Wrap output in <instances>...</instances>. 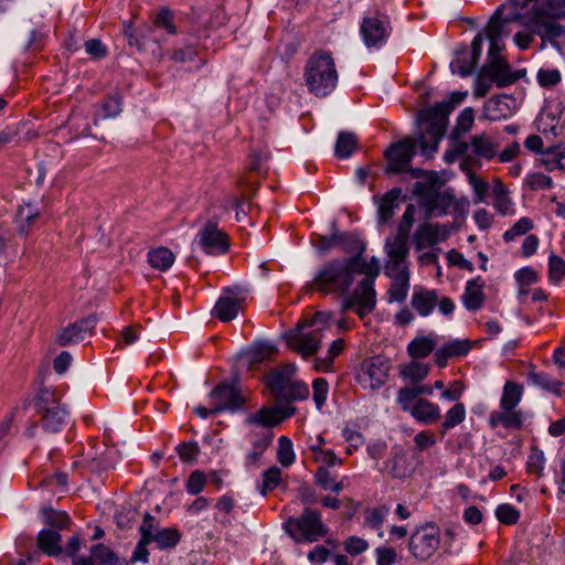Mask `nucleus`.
<instances>
[{"mask_svg":"<svg viewBox=\"0 0 565 565\" xmlns=\"http://www.w3.org/2000/svg\"><path fill=\"white\" fill-rule=\"evenodd\" d=\"M565 19V0H524L519 13L508 17V21H519L530 28L542 40L556 45V40L565 36V26L557 20Z\"/></svg>","mask_w":565,"mask_h":565,"instance_id":"nucleus-1","label":"nucleus"},{"mask_svg":"<svg viewBox=\"0 0 565 565\" xmlns=\"http://www.w3.org/2000/svg\"><path fill=\"white\" fill-rule=\"evenodd\" d=\"M467 93L454 92L448 99L422 109L417 115L420 153L431 159L439 148L452 110L463 102Z\"/></svg>","mask_w":565,"mask_h":565,"instance_id":"nucleus-2","label":"nucleus"},{"mask_svg":"<svg viewBox=\"0 0 565 565\" xmlns=\"http://www.w3.org/2000/svg\"><path fill=\"white\" fill-rule=\"evenodd\" d=\"M361 254L331 259L322 264L316 271L312 280L306 282V291H318L324 296L334 295L342 300L351 296L350 290L354 282V275Z\"/></svg>","mask_w":565,"mask_h":565,"instance_id":"nucleus-3","label":"nucleus"},{"mask_svg":"<svg viewBox=\"0 0 565 565\" xmlns=\"http://www.w3.org/2000/svg\"><path fill=\"white\" fill-rule=\"evenodd\" d=\"M303 79L308 90L316 97L330 95L338 85L339 74L332 54L324 50L315 51L306 62Z\"/></svg>","mask_w":565,"mask_h":565,"instance_id":"nucleus-4","label":"nucleus"},{"mask_svg":"<svg viewBox=\"0 0 565 565\" xmlns=\"http://www.w3.org/2000/svg\"><path fill=\"white\" fill-rule=\"evenodd\" d=\"M380 271V260L376 257L373 256L369 262L361 257L355 274H364L365 277L351 292V296L343 299L342 312L354 310L360 318H364L374 310L376 305L374 284Z\"/></svg>","mask_w":565,"mask_h":565,"instance_id":"nucleus-5","label":"nucleus"},{"mask_svg":"<svg viewBox=\"0 0 565 565\" xmlns=\"http://www.w3.org/2000/svg\"><path fill=\"white\" fill-rule=\"evenodd\" d=\"M524 387L522 384L507 381L502 388L499 409L492 411L488 417L490 428L503 427L520 430L524 423V413L518 408L522 401Z\"/></svg>","mask_w":565,"mask_h":565,"instance_id":"nucleus-6","label":"nucleus"},{"mask_svg":"<svg viewBox=\"0 0 565 565\" xmlns=\"http://www.w3.org/2000/svg\"><path fill=\"white\" fill-rule=\"evenodd\" d=\"M284 527L296 543H313L328 533L321 513L310 508H306L298 518H289Z\"/></svg>","mask_w":565,"mask_h":565,"instance_id":"nucleus-7","label":"nucleus"},{"mask_svg":"<svg viewBox=\"0 0 565 565\" xmlns=\"http://www.w3.org/2000/svg\"><path fill=\"white\" fill-rule=\"evenodd\" d=\"M417 146L420 148L418 129L414 136H407L402 140L392 143L385 151V158L387 160L385 172L388 174L406 172L416 154Z\"/></svg>","mask_w":565,"mask_h":565,"instance_id":"nucleus-8","label":"nucleus"},{"mask_svg":"<svg viewBox=\"0 0 565 565\" xmlns=\"http://www.w3.org/2000/svg\"><path fill=\"white\" fill-rule=\"evenodd\" d=\"M440 546V530L437 525L427 523L417 527L411 535L408 550L419 562L428 561Z\"/></svg>","mask_w":565,"mask_h":565,"instance_id":"nucleus-9","label":"nucleus"},{"mask_svg":"<svg viewBox=\"0 0 565 565\" xmlns=\"http://www.w3.org/2000/svg\"><path fill=\"white\" fill-rule=\"evenodd\" d=\"M392 33L388 15L374 12L365 15L360 23V35L367 49H381Z\"/></svg>","mask_w":565,"mask_h":565,"instance_id":"nucleus-10","label":"nucleus"},{"mask_svg":"<svg viewBox=\"0 0 565 565\" xmlns=\"http://www.w3.org/2000/svg\"><path fill=\"white\" fill-rule=\"evenodd\" d=\"M411 305L420 317H428L436 307L440 313L450 317L456 308L451 298L439 297L437 290L418 286L414 288Z\"/></svg>","mask_w":565,"mask_h":565,"instance_id":"nucleus-11","label":"nucleus"},{"mask_svg":"<svg viewBox=\"0 0 565 565\" xmlns=\"http://www.w3.org/2000/svg\"><path fill=\"white\" fill-rule=\"evenodd\" d=\"M322 338L321 328H309L306 323H298L295 329L285 333L288 347L303 358L310 356L319 350Z\"/></svg>","mask_w":565,"mask_h":565,"instance_id":"nucleus-12","label":"nucleus"},{"mask_svg":"<svg viewBox=\"0 0 565 565\" xmlns=\"http://www.w3.org/2000/svg\"><path fill=\"white\" fill-rule=\"evenodd\" d=\"M524 74V71L505 73L500 68L483 65L475 79L473 94L476 97H484L493 84L499 88L508 87L518 82Z\"/></svg>","mask_w":565,"mask_h":565,"instance_id":"nucleus-13","label":"nucleus"},{"mask_svg":"<svg viewBox=\"0 0 565 565\" xmlns=\"http://www.w3.org/2000/svg\"><path fill=\"white\" fill-rule=\"evenodd\" d=\"M213 405V412H231L234 413L243 408L246 403L245 396L238 386L234 383L222 382L210 393Z\"/></svg>","mask_w":565,"mask_h":565,"instance_id":"nucleus-14","label":"nucleus"},{"mask_svg":"<svg viewBox=\"0 0 565 565\" xmlns=\"http://www.w3.org/2000/svg\"><path fill=\"white\" fill-rule=\"evenodd\" d=\"M194 244L211 256L225 254L230 248L228 236L211 221L199 231Z\"/></svg>","mask_w":565,"mask_h":565,"instance_id":"nucleus-15","label":"nucleus"},{"mask_svg":"<svg viewBox=\"0 0 565 565\" xmlns=\"http://www.w3.org/2000/svg\"><path fill=\"white\" fill-rule=\"evenodd\" d=\"M483 40V33L480 32L473 38L470 50L467 47L457 50L456 57L450 64L452 73L461 77H467L472 73L481 56Z\"/></svg>","mask_w":565,"mask_h":565,"instance_id":"nucleus-16","label":"nucleus"},{"mask_svg":"<svg viewBox=\"0 0 565 565\" xmlns=\"http://www.w3.org/2000/svg\"><path fill=\"white\" fill-rule=\"evenodd\" d=\"M388 371L390 363L380 356H374L362 364L359 381L363 386L376 390L385 384Z\"/></svg>","mask_w":565,"mask_h":565,"instance_id":"nucleus-17","label":"nucleus"},{"mask_svg":"<svg viewBox=\"0 0 565 565\" xmlns=\"http://www.w3.org/2000/svg\"><path fill=\"white\" fill-rule=\"evenodd\" d=\"M384 250L387 256L384 271L394 273L397 269H408L406 262L409 253L408 241L388 237L385 241Z\"/></svg>","mask_w":565,"mask_h":565,"instance_id":"nucleus-18","label":"nucleus"},{"mask_svg":"<svg viewBox=\"0 0 565 565\" xmlns=\"http://www.w3.org/2000/svg\"><path fill=\"white\" fill-rule=\"evenodd\" d=\"M96 322L97 320L93 316L75 321L57 331L56 343L61 347H66L82 341L84 335L95 328Z\"/></svg>","mask_w":565,"mask_h":565,"instance_id":"nucleus-19","label":"nucleus"},{"mask_svg":"<svg viewBox=\"0 0 565 565\" xmlns=\"http://www.w3.org/2000/svg\"><path fill=\"white\" fill-rule=\"evenodd\" d=\"M448 237V230L444 225L423 223L413 236V242L417 250L434 246Z\"/></svg>","mask_w":565,"mask_h":565,"instance_id":"nucleus-20","label":"nucleus"},{"mask_svg":"<svg viewBox=\"0 0 565 565\" xmlns=\"http://www.w3.org/2000/svg\"><path fill=\"white\" fill-rule=\"evenodd\" d=\"M295 408L287 406L284 411L275 407H263L258 412L249 415L246 419L248 424L259 426L258 428H269L281 423L285 418L292 416Z\"/></svg>","mask_w":565,"mask_h":565,"instance_id":"nucleus-21","label":"nucleus"},{"mask_svg":"<svg viewBox=\"0 0 565 565\" xmlns=\"http://www.w3.org/2000/svg\"><path fill=\"white\" fill-rule=\"evenodd\" d=\"M510 103H514L511 96H494L484 103L482 116L490 121L507 119L513 114Z\"/></svg>","mask_w":565,"mask_h":565,"instance_id":"nucleus-22","label":"nucleus"},{"mask_svg":"<svg viewBox=\"0 0 565 565\" xmlns=\"http://www.w3.org/2000/svg\"><path fill=\"white\" fill-rule=\"evenodd\" d=\"M479 160L476 157L467 156L462 162L460 163L461 170L467 172L468 182L471 185L475 193V201L477 203L483 202L486 200L489 183L482 179H480L473 171H471L472 167H480Z\"/></svg>","mask_w":565,"mask_h":565,"instance_id":"nucleus-23","label":"nucleus"},{"mask_svg":"<svg viewBox=\"0 0 565 565\" xmlns=\"http://www.w3.org/2000/svg\"><path fill=\"white\" fill-rule=\"evenodd\" d=\"M384 273L392 279V284L388 289L390 301L404 302L409 290V270L397 269L394 270V273H390L388 270H385Z\"/></svg>","mask_w":565,"mask_h":565,"instance_id":"nucleus-24","label":"nucleus"},{"mask_svg":"<svg viewBox=\"0 0 565 565\" xmlns=\"http://www.w3.org/2000/svg\"><path fill=\"white\" fill-rule=\"evenodd\" d=\"M401 194L402 190L399 188H394L383 196H374V201L377 203L379 223L385 224L393 217L394 210L398 206L397 202Z\"/></svg>","mask_w":565,"mask_h":565,"instance_id":"nucleus-25","label":"nucleus"},{"mask_svg":"<svg viewBox=\"0 0 565 565\" xmlns=\"http://www.w3.org/2000/svg\"><path fill=\"white\" fill-rule=\"evenodd\" d=\"M409 414L425 425L436 423L441 416L439 406L426 398H418Z\"/></svg>","mask_w":565,"mask_h":565,"instance_id":"nucleus-26","label":"nucleus"},{"mask_svg":"<svg viewBox=\"0 0 565 565\" xmlns=\"http://www.w3.org/2000/svg\"><path fill=\"white\" fill-rule=\"evenodd\" d=\"M484 282L481 277L469 280L465 288V292L462 295V301L465 307L468 310L476 311L483 306L484 302V294H483Z\"/></svg>","mask_w":565,"mask_h":565,"instance_id":"nucleus-27","label":"nucleus"},{"mask_svg":"<svg viewBox=\"0 0 565 565\" xmlns=\"http://www.w3.org/2000/svg\"><path fill=\"white\" fill-rule=\"evenodd\" d=\"M473 154L478 158L492 160L498 154L499 145L488 135H475L470 139Z\"/></svg>","mask_w":565,"mask_h":565,"instance_id":"nucleus-28","label":"nucleus"},{"mask_svg":"<svg viewBox=\"0 0 565 565\" xmlns=\"http://www.w3.org/2000/svg\"><path fill=\"white\" fill-rule=\"evenodd\" d=\"M527 382L546 392L553 393L557 396L562 395L563 382L552 377L545 372H537L533 365L530 366L527 372Z\"/></svg>","mask_w":565,"mask_h":565,"instance_id":"nucleus-29","label":"nucleus"},{"mask_svg":"<svg viewBox=\"0 0 565 565\" xmlns=\"http://www.w3.org/2000/svg\"><path fill=\"white\" fill-rule=\"evenodd\" d=\"M504 10L505 8L503 6L498 8L490 19L484 31L488 40H501L504 24L510 22L507 20L508 17H513L519 13L518 3H515L514 9L508 14L503 13Z\"/></svg>","mask_w":565,"mask_h":565,"instance_id":"nucleus-30","label":"nucleus"},{"mask_svg":"<svg viewBox=\"0 0 565 565\" xmlns=\"http://www.w3.org/2000/svg\"><path fill=\"white\" fill-rule=\"evenodd\" d=\"M62 536L57 531L43 529L36 537L38 547L47 556H58L62 553Z\"/></svg>","mask_w":565,"mask_h":565,"instance_id":"nucleus-31","label":"nucleus"},{"mask_svg":"<svg viewBox=\"0 0 565 565\" xmlns=\"http://www.w3.org/2000/svg\"><path fill=\"white\" fill-rule=\"evenodd\" d=\"M242 308V300L237 297L222 296L217 300L213 313L223 322L235 319Z\"/></svg>","mask_w":565,"mask_h":565,"instance_id":"nucleus-32","label":"nucleus"},{"mask_svg":"<svg viewBox=\"0 0 565 565\" xmlns=\"http://www.w3.org/2000/svg\"><path fill=\"white\" fill-rule=\"evenodd\" d=\"M68 412L62 405L54 406L42 413V426L46 431H60L66 424Z\"/></svg>","mask_w":565,"mask_h":565,"instance_id":"nucleus-33","label":"nucleus"},{"mask_svg":"<svg viewBox=\"0 0 565 565\" xmlns=\"http://www.w3.org/2000/svg\"><path fill=\"white\" fill-rule=\"evenodd\" d=\"M541 154L540 161L546 170H565V164L562 162L565 159V146L562 143L548 147Z\"/></svg>","mask_w":565,"mask_h":565,"instance_id":"nucleus-34","label":"nucleus"},{"mask_svg":"<svg viewBox=\"0 0 565 565\" xmlns=\"http://www.w3.org/2000/svg\"><path fill=\"white\" fill-rule=\"evenodd\" d=\"M150 266L157 270L166 271L174 263V254L167 247L150 249L147 255Z\"/></svg>","mask_w":565,"mask_h":565,"instance_id":"nucleus-35","label":"nucleus"},{"mask_svg":"<svg viewBox=\"0 0 565 565\" xmlns=\"http://www.w3.org/2000/svg\"><path fill=\"white\" fill-rule=\"evenodd\" d=\"M181 540V533L177 527H164L156 531L151 543H156L159 550L174 548Z\"/></svg>","mask_w":565,"mask_h":565,"instance_id":"nucleus-36","label":"nucleus"},{"mask_svg":"<svg viewBox=\"0 0 565 565\" xmlns=\"http://www.w3.org/2000/svg\"><path fill=\"white\" fill-rule=\"evenodd\" d=\"M39 215L40 211L36 206L30 203L20 205L15 216V221L19 226V232L23 235L28 234L30 227L33 225Z\"/></svg>","mask_w":565,"mask_h":565,"instance_id":"nucleus-37","label":"nucleus"},{"mask_svg":"<svg viewBox=\"0 0 565 565\" xmlns=\"http://www.w3.org/2000/svg\"><path fill=\"white\" fill-rule=\"evenodd\" d=\"M39 215L40 211L36 206L30 203L20 205L15 216V221L19 226V232L23 235L28 234L30 227L33 225Z\"/></svg>","mask_w":565,"mask_h":565,"instance_id":"nucleus-38","label":"nucleus"},{"mask_svg":"<svg viewBox=\"0 0 565 565\" xmlns=\"http://www.w3.org/2000/svg\"><path fill=\"white\" fill-rule=\"evenodd\" d=\"M502 47L503 44L501 40H489L488 61L484 65L492 66L497 70L500 68L505 73H514L511 71L508 61L500 54Z\"/></svg>","mask_w":565,"mask_h":565,"instance_id":"nucleus-39","label":"nucleus"},{"mask_svg":"<svg viewBox=\"0 0 565 565\" xmlns=\"http://www.w3.org/2000/svg\"><path fill=\"white\" fill-rule=\"evenodd\" d=\"M436 348V342L428 337H417L407 345L408 354L414 359H424L428 356Z\"/></svg>","mask_w":565,"mask_h":565,"instance_id":"nucleus-40","label":"nucleus"},{"mask_svg":"<svg viewBox=\"0 0 565 565\" xmlns=\"http://www.w3.org/2000/svg\"><path fill=\"white\" fill-rule=\"evenodd\" d=\"M494 207L501 215H507L512 212V201L509 198L508 190L504 184L498 180L493 189Z\"/></svg>","mask_w":565,"mask_h":565,"instance_id":"nucleus-41","label":"nucleus"},{"mask_svg":"<svg viewBox=\"0 0 565 565\" xmlns=\"http://www.w3.org/2000/svg\"><path fill=\"white\" fill-rule=\"evenodd\" d=\"M358 145V138L352 132H340L335 142V156L340 159L351 157Z\"/></svg>","mask_w":565,"mask_h":565,"instance_id":"nucleus-42","label":"nucleus"},{"mask_svg":"<svg viewBox=\"0 0 565 565\" xmlns=\"http://www.w3.org/2000/svg\"><path fill=\"white\" fill-rule=\"evenodd\" d=\"M274 433L269 428H255L249 431L247 439L252 448L266 451L271 445Z\"/></svg>","mask_w":565,"mask_h":565,"instance_id":"nucleus-43","label":"nucleus"},{"mask_svg":"<svg viewBox=\"0 0 565 565\" xmlns=\"http://www.w3.org/2000/svg\"><path fill=\"white\" fill-rule=\"evenodd\" d=\"M90 556L96 565H119L118 556L105 544L92 546Z\"/></svg>","mask_w":565,"mask_h":565,"instance_id":"nucleus-44","label":"nucleus"},{"mask_svg":"<svg viewBox=\"0 0 565 565\" xmlns=\"http://www.w3.org/2000/svg\"><path fill=\"white\" fill-rule=\"evenodd\" d=\"M390 470L394 478L403 479L411 476L414 467L406 454L398 452L392 458Z\"/></svg>","mask_w":565,"mask_h":565,"instance_id":"nucleus-45","label":"nucleus"},{"mask_svg":"<svg viewBox=\"0 0 565 565\" xmlns=\"http://www.w3.org/2000/svg\"><path fill=\"white\" fill-rule=\"evenodd\" d=\"M466 418V406L462 403H456L450 407L446 415L445 420L441 424V433L446 434L449 429L461 424Z\"/></svg>","mask_w":565,"mask_h":565,"instance_id":"nucleus-46","label":"nucleus"},{"mask_svg":"<svg viewBox=\"0 0 565 565\" xmlns=\"http://www.w3.org/2000/svg\"><path fill=\"white\" fill-rule=\"evenodd\" d=\"M316 483L323 490L339 493L343 489V482L337 481L335 477L324 467L318 468L315 475Z\"/></svg>","mask_w":565,"mask_h":565,"instance_id":"nucleus-47","label":"nucleus"},{"mask_svg":"<svg viewBox=\"0 0 565 565\" xmlns=\"http://www.w3.org/2000/svg\"><path fill=\"white\" fill-rule=\"evenodd\" d=\"M429 371V364L413 361L409 364L403 366L401 374L413 383H419L428 375Z\"/></svg>","mask_w":565,"mask_h":565,"instance_id":"nucleus-48","label":"nucleus"},{"mask_svg":"<svg viewBox=\"0 0 565 565\" xmlns=\"http://www.w3.org/2000/svg\"><path fill=\"white\" fill-rule=\"evenodd\" d=\"M58 405L61 404L58 403V397L53 388L42 387L39 390L35 399V407L40 414Z\"/></svg>","mask_w":565,"mask_h":565,"instance_id":"nucleus-49","label":"nucleus"},{"mask_svg":"<svg viewBox=\"0 0 565 565\" xmlns=\"http://www.w3.org/2000/svg\"><path fill=\"white\" fill-rule=\"evenodd\" d=\"M281 481V471L278 467L273 466L263 472L262 484L259 492L263 497H266L268 492L275 490Z\"/></svg>","mask_w":565,"mask_h":565,"instance_id":"nucleus-50","label":"nucleus"},{"mask_svg":"<svg viewBox=\"0 0 565 565\" xmlns=\"http://www.w3.org/2000/svg\"><path fill=\"white\" fill-rule=\"evenodd\" d=\"M296 455L294 445L287 436H280L278 439L277 460L282 467H289L295 462Z\"/></svg>","mask_w":565,"mask_h":565,"instance_id":"nucleus-51","label":"nucleus"},{"mask_svg":"<svg viewBox=\"0 0 565 565\" xmlns=\"http://www.w3.org/2000/svg\"><path fill=\"white\" fill-rule=\"evenodd\" d=\"M42 515L46 524L60 530L66 529L71 523V519L66 512L57 511L52 508H44Z\"/></svg>","mask_w":565,"mask_h":565,"instance_id":"nucleus-52","label":"nucleus"},{"mask_svg":"<svg viewBox=\"0 0 565 565\" xmlns=\"http://www.w3.org/2000/svg\"><path fill=\"white\" fill-rule=\"evenodd\" d=\"M388 512L390 509L386 505L367 509L364 515V525L372 530L380 531Z\"/></svg>","mask_w":565,"mask_h":565,"instance_id":"nucleus-53","label":"nucleus"},{"mask_svg":"<svg viewBox=\"0 0 565 565\" xmlns=\"http://www.w3.org/2000/svg\"><path fill=\"white\" fill-rule=\"evenodd\" d=\"M475 122V110L471 107L465 108L458 116L456 126L452 131L454 138H459L462 134L468 132Z\"/></svg>","mask_w":565,"mask_h":565,"instance_id":"nucleus-54","label":"nucleus"},{"mask_svg":"<svg viewBox=\"0 0 565 565\" xmlns=\"http://www.w3.org/2000/svg\"><path fill=\"white\" fill-rule=\"evenodd\" d=\"M495 516L502 524L514 525L519 522L521 513L512 504L502 503L497 507Z\"/></svg>","mask_w":565,"mask_h":565,"instance_id":"nucleus-55","label":"nucleus"},{"mask_svg":"<svg viewBox=\"0 0 565 565\" xmlns=\"http://www.w3.org/2000/svg\"><path fill=\"white\" fill-rule=\"evenodd\" d=\"M180 459L185 463H194L201 452L196 441L181 443L175 447Z\"/></svg>","mask_w":565,"mask_h":565,"instance_id":"nucleus-56","label":"nucleus"},{"mask_svg":"<svg viewBox=\"0 0 565 565\" xmlns=\"http://www.w3.org/2000/svg\"><path fill=\"white\" fill-rule=\"evenodd\" d=\"M545 465V458L542 450L539 448H532L527 460H526V470L529 473L536 475L537 477L543 476Z\"/></svg>","mask_w":565,"mask_h":565,"instance_id":"nucleus-57","label":"nucleus"},{"mask_svg":"<svg viewBox=\"0 0 565 565\" xmlns=\"http://www.w3.org/2000/svg\"><path fill=\"white\" fill-rule=\"evenodd\" d=\"M565 276V260L556 255L548 259V279L553 284H559Z\"/></svg>","mask_w":565,"mask_h":565,"instance_id":"nucleus-58","label":"nucleus"},{"mask_svg":"<svg viewBox=\"0 0 565 565\" xmlns=\"http://www.w3.org/2000/svg\"><path fill=\"white\" fill-rule=\"evenodd\" d=\"M309 395V388L305 383L301 382H289L286 392L282 394L280 399L290 401H302Z\"/></svg>","mask_w":565,"mask_h":565,"instance_id":"nucleus-59","label":"nucleus"},{"mask_svg":"<svg viewBox=\"0 0 565 565\" xmlns=\"http://www.w3.org/2000/svg\"><path fill=\"white\" fill-rule=\"evenodd\" d=\"M289 382V379L281 372H275L267 379V385L269 390L276 395L278 399H280L282 394L286 392Z\"/></svg>","mask_w":565,"mask_h":565,"instance_id":"nucleus-60","label":"nucleus"},{"mask_svg":"<svg viewBox=\"0 0 565 565\" xmlns=\"http://www.w3.org/2000/svg\"><path fill=\"white\" fill-rule=\"evenodd\" d=\"M205 483H206L205 475L200 470H195L189 476L186 484H185V489H186L188 493H190L192 495H196L203 491Z\"/></svg>","mask_w":565,"mask_h":565,"instance_id":"nucleus-61","label":"nucleus"},{"mask_svg":"<svg viewBox=\"0 0 565 565\" xmlns=\"http://www.w3.org/2000/svg\"><path fill=\"white\" fill-rule=\"evenodd\" d=\"M525 182L531 190H544L553 186V180L551 177L545 175L541 172L530 173Z\"/></svg>","mask_w":565,"mask_h":565,"instance_id":"nucleus-62","label":"nucleus"},{"mask_svg":"<svg viewBox=\"0 0 565 565\" xmlns=\"http://www.w3.org/2000/svg\"><path fill=\"white\" fill-rule=\"evenodd\" d=\"M417 399L414 387H402L397 393V403L404 412L409 413Z\"/></svg>","mask_w":565,"mask_h":565,"instance_id":"nucleus-63","label":"nucleus"},{"mask_svg":"<svg viewBox=\"0 0 565 565\" xmlns=\"http://www.w3.org/2000/svg\"><path fill=\"white\" fill-rule=\"evenodd\" d=\"M531 228V220L527 217H522L510 230L505 231V233L503 234V238L505 242H511L516 236L526 234Z\"/></svg>","mask_w":565,"mask_h":565,"instance_id":"nucleus-64","label":"nucleus"}]
</instances>
